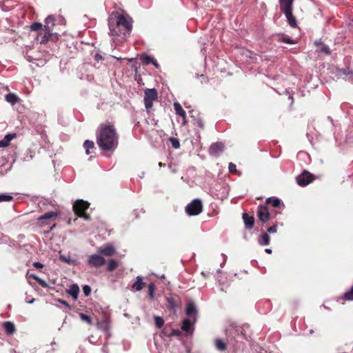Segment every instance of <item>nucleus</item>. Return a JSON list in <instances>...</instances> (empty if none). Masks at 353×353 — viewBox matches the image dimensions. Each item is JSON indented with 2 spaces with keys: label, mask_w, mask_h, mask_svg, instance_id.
<instances>
[{
  "label": "nucleus",
  "mask_w": 353,
  "mask_h": 353,
  "mask_svg": "<svg viewBox=\"0 0 353 353\" xmlns=\"http://www.w3.org/2000/svg\"><path fill=\"white\" fill-rule=\"evenodd\" d=\"M118 138L114 125L107 123L99 125L97 133V143L102 150H114L118 145Z\"/></svg>",
  "instance_id": "nucleus-1"
},
{
  "label": "nucleus",
  "mask_w": 353,
  "mask_h": 353,
  "mask_svg": "<svg viewBox=\"0 0 353 353\" xmlns=\"http://www.w3.org/2000/svg\"><path fill=\"white\" fill-rule=\"evenodd\" d=\"M294 0H279L281 10L284 13L289 25L292 28L297 26L296 17L292 14Z\"/></svg>",
  "instance_id": "nucleus-2"
},
{
  "label": "nucleus",
  "mask_w": 353,
  "mask_h": 353,
  "mask_svg": "<svg viewBox=\"0 0 353 353\" xmlns=\"http://www.w3.org/2000/svg\"><path fill=\"white\" fill-rule=\"evenodd\" d=\"M89 205L90 204L88 202L78 200L74 203L73 210L78 216L83 217L85 220H90V216L85 212Z\"/></svg>",
  "instance_id": "nucleus-3"
},
{
  "label": "nucleus",
  "mask_w": 353,
  "mask_h": 353,
  "mask_svg": "<svg viewBox=\"0 0 353 353\" xmlns=\"http://www.w3.org/2000/svg\"><path fill=\"white\" fill-rule=\"evenodd\" d=\"M203 210L202 202L200 199H196L189 203L185 208L186 213L190 216L199 214Z\"/></svg>",
  "instance_id": "nucleus-4"
},
{
  "label": "nucleus",
  "mask_w": 353,
  "mask_h": 353,
  "mask_svg": "<svg viewBox=\"0 0 353 353\" xmlns=\"http://www.w3.org/2000/svg\"><path fill=\"white\" fill-rule=\"evenodd\" d=\"M157 92L154 88L145 90L144 103L148 111L152 107L153 102L157 99Z\"/></svg>",
  "instance_id": "nucleus-5"
},
{
  "label": "nucleus",
  "mask_w": 353,
  "mask_h": 353,
  "mask_svg": "<svg viewBox=\"0 0 353 353\" xmlns=\"http://www.w3.org/2000/svg\"><path fill=\"white\" fill-rule=\"evenodd\" d=\"M116 23L118 27L123 28L127 33H129L132 30V19L129 17L118 14L116 17Z\"/></svg>",
  "instance_id": "nucleus-6"
},
{
  "label": "nucleus",
  "mask_w": 353,
  "mask_h": 353,
  "mask_svg": "<svg viewBox=\"0 0 353 353\" xmlns=\"http://www.w3.org/2000/svg\"><path fill=\"white\" fill-rule=\"evenodd\" d=\"M87 263L92 268H100L105 263L104 257L99 252L90 255L87 259Z\"/></svg>",
  "instance_id": "nucleus-7"
},
{
  "label": "nucleus",
  "mask_w": 353,
  "mask_h": 353,
  "mask_svg": "<svg viewBox=\"0 0 353 353\" xmlns=\"http://www.w3.org/2000/svg\"><path fill=\"white\" fill-rule=\"evenodd\" d=\"M52 35V30H48L47 28L44 27L40 30L37 36V39L39 41V37H41V40L39 41L40 43H46L50 39Z\"/></svg>",
  "instance_id": "nucleus-8"
},
{
  "label": "nucleus",
  "mask_w": 353,
  "mask_h": 353,
  "mask_svg": "<svg viewBox=\"0 0 353 353\" xmlns=\"http://www.w3.org/2000/svg\"><path fill=\"white\" fill-rule=\"evenodd\" d=\"M312 181V176L307 171H304L296 177V182L301 186H305Z\"/></svg>",
  "instance_id": "nucleus-9"
},
{
  "label": "nucleus",
  "mask_w": 353,
  "mask_h": 353,
  "mask_svg": "<svg viewBox=\"0 0 353 353\" xmlns=\"http://www.w3.org/2000/svg\"><path fill=\"white\" fill-rule=\"evenodd\" d=\"M98 252L101 254V255H102L103 257L111 256L116 252V250L112 245L107 244L103 247L99 248L98 249Z\"/></svg>",
  "instance_id": "nucleus-10"
},
{
  "label": "nucleus",
  "mask_w": 353,
  "mask_h": 353,
  "mask_svg": "<svg viewBox=\"0 0 353 353\" xmlns=\"http://www.w3.org/2000/svg\"><path fill=\"white\" fill-rule=\"evenodd\" d=\"M257 215L260 221L265 223L270 219V213L266 206L259 205L257 210Z\"/></svg>",
  "instance_id": "nucleus-11"
},
{
  "label": "nucleus",
  "mask_w": 353,
  "mask_h": 353,
  "mask_svg": "<svg viewBox=\"0 0 353 353\" xmlns=\"http://www.w3.org/2000/svg\"><path fill=\"white\" fill-rule=\"evenodd\" d=\"M223 143L221 142H216L211 145L209 149V152L212 156L218 157L223 152Z\"/></svg>",
  "instance_id": "nucleus-12"
},
{
  "label": "nucleus",
  "mask_w": 353,
  "mask_h": 353,
  "mask_svg": "<svg viewBox=\"0 0 353 353\" xmlns=\"http://www.w3.org/2000/svg\"><path fill=\"white\" fill-rule=\"evenodd\" d=\"M243 219L246 228L251 229L253 228L254 223V218L253 216H250L247 213H243Z\"/></svg>",
  "instance_id": "nucleus-13"
},
{
  "label": "nucleus",
  "mask_w": 353,
  "mask_h": 353,
  "mask_svg": "<svg viewBox=\"0 0 353 353\" xmlns=\"http://www.w3.org/2000/svg\"><path fill=\"white\" fill-rule=\"evenodd\" d=\"M74 299H77L79 292V288L77 284H73L70 286L69 289L66 291Z\"/></svg>",
  "instance_id": "nucleus-14"
},
{
  "label": "nucleus",
  "mask_w": 353,
  "mask_h": 353,
  "mask_svg": "<svg viewBox=\"0 0 353 353\" xmlns=\"http://www.w3.org/2000/svg\"><path fill=\"white\" fill-rule=\"evenodd\" d=\"M314 44L318 48L317 50L319 52H321L324 53L325 54H330L331 53L330 48L327 46L322 43L321 42H320V41H315Z\"/></svg>",
  "instance_id": "nucleus-15"
},
{
  "label": "nucleus",
  "mask_w": 353,
  "mask_h": 353,
  "mask_svg": "<svg viewBox=\"0 0 353 353\" xmlns=\"http://www.w3.org/2000/svg\"><path fill=\"white\" fill-rule=\"evenodd\" d=\"M55 25V18L53 15H49L45 20L44 27L47 28L48 30L53 31V28Z\"/></svg>",
  "instance_id": "nucleus-16"
},
{
  "label": "nucleus",
  "mask_w": 353,
  "mask_h": 353,
  "mask_svg": "<svg viewBox=\"0 0 353 353\" xmlns=\"http://www.w3.org/2000/svg\"><path fill=\"white\" fill-rule=\"evenodd\" d=\"M270 237L266 232H263L259 239V243L261 245H268L270 243Z\"/></svg>",
  "instance_id": "nucleus-17"
},
{
  "label": "nucleus",
  "mask_w": 353,
  "mask_h": 353,
  "mask_svg": "<svg viewBox=\"0 0 353 353\" xmlns=\"http://www.w3.org/2000/svg\"><path fill=\"white\" fill-rule=\"evenodd\" d=\"M3 327L8 334H12L15 332V325L10 321L5 322Z\"/></svg>",
  "instance_id": "nucleus-18"
},
{
  "label": "nucleus",
  "mask_w": 353,
  "mask_h": 353,
  "mask_svg": "<svg viewBox=\"0 0 353 353\" xmlns=\"http://www.w3.org/2000/svg\"><path fill=\"white\" fill-rule=\"evenodd\" d=\"M144 285H145V283L143 282L142 277L140 276H138L137 277L136 282L132 285V288L137 291H140L143 289Z\"/></svg>",
  "instance_id": "nucleus-19"
},
{
  "label": "nucleus",
  "mask_w": 353,
  "mask_h": 353,
  "mask_svg": "<svg viewBox=\"0 0 353 353\" xmlns=\"http://www.w3.org/2000/svg\"><path fill=\"white\" fill-rule=\"evenodd\" d=\"M57 216V213L54 212H48L39 217L38 220L40 221H43L48 219H53Z\"/></svg>",
  "instance_id": "nucleus-20"
},
{
  "label": "nucleus",
  "mask_w": 353,
  "mask_h": 353,
  "mask_svg": "<svg viewBox=\"0 0 353 353\" xmlns=\"http://www.w3.org/2000/svg\"><path fill=\"white\" fill-rule=\"evenodd\" d=\"M197 312V310L196 305L194 303H189L186 307V314L188 316H192L193 314H196Z\"/></svg>",
  "instance_id": "nucleus-21"
},
{
  "label": "nucleus",
  "mask_w": 353,
  "mask_h": 353,
  "mask_svg": "<svg viewBox=\"0 0 353 353\" xmlns=\"http://www.w3.org/2000/svg\"><path fill=\"white\" fill-rule=\"evenodd\" d=\"M5 98L6 100L11 104H15L16 103L19 102V97L13 93H9L6 94Z\"/></svg>",
  "instance_id": "nucleus-22"
},
{
  "label": "nucleus",
  "mask_w": 353,
  "mask_h": 353,
  "mask_svg": "<svg viewBox=\"0 0 353 353\" xmlns=\"http://www.w3.org/2000/svg\"><path fill=\"white\" fill-rule=\"evenodd\" d=\"M174 108L176 114L181 116L183 118L185 117V112L183 110L181 105L179 103L175 102L174 103Z\"/></svg>",
  "instance_id": "nucleus-23"
},
{
  "label": "nucleus",
  "mask_w": 353,
  "mask_h": 353,
  "mask_svg": "<svg viewBox=\"0 0 353 353\" xmlns=\"http://www.w3.org/2000/svg\"><path fill=\"white\" fill-rule=\"evenodd\" d=\"M83 147L85 149L86 154H90V150L94 147V142L90 140H86L83 143Z\"/></svg>",
  "instance_id": "nucleus-24"
},
{
  "label": "nucleus",
  "mask_w": 353,
  "mask_h": 353,
  "mask_svg": "<svg viewBox=\"0 0 353 353\" xmlns=\"http://www.w3.org/2000/svg\"><path fill=\"white\" fill-rule=\"evenodd\" d=\"M268 203H271L274 208H278L281 204V200L277 198H268L266 200Z\"/></svg>",
  "instance_id": "nucleus-25"
},
{
  "label": "nucleus",
  "mask_w": 353,
  "mask_h": 353,
  "mask_svg": "<svg viewBox=\"0 0 353 353\" xmlns=\"http://www.w3.org/2000/svg\"><path fill=\"white\" fill-rule=\"evenodd\" d=\"M59 259L68 264H72L75 262V260L72 259L70 256H65L64 254H60Z\"/></svg>",
  "instance_id": "nucleus-26"
},
{
  "label": "nucleus",
  "mask_w": 353,
  "mask_h": 353,
  "mask_svg": "<svg viewBox=\"0 0 353 353\" xmlns=\"http://www.w3.org/2000/svg\"><path fill=\"white\" fill-rule=\"evenodd\" d=\"M118 266V262L114 259H111L108 261L107 270L110 272L115 270Z\"/></svg>",
  "instance_id": "nucleus-27"
},
{
  "label": "nucleus",
  "mask_w": 353,
  "mask_h": 353,
  "mask_svg": "<svg viewBox=\"0 0 353 353\" xmlns=\"http://www.w3.org/2000/svg\"><path fill=\"white\" fill-rule=\"evenodd\" d=\"M43 28V26L39 22H34L30 26V29L32 31H37L38 33Z\"/></svg>",
  "instance_id": "nucleus-28"
},
{
  "label": "nucleus",
  "mask_w": 353,
  "mask_h": 353,
  "mask_svg": "<svg viewBox=\"0 0 353 353\" xmlns=\"http://www.w3.org/2000/svg\"><path fill=\"white\" fill-rule=\"evenodd\" d=\"M190 325H191L190 320L188 319H186L183 322V325H182L181 329L183 331H185L186 332H188L190 331Z\"/></svg>",
  "instance_id": "nucleus-29"
},
{
  "label": "nucleus",
  "mask_w": 353,
  "mask_h": 353,
  "mask_svg": "<svg viewBox=\"0 0 353 353\" xmlns=\"http://www.w3.org/2000/svg\"><path fill=\"white\" fill-rule=\"evenodd\" d=\"M216 347L220 351H223L226 349L225 344L221 339H216L215 341Z\"/></svg>",
  "instance_id": "nucleus-30"
},
{
  "label": "nucleus",
  "mask_w": 353,
  "mask_h": 353,
  "mask_svg": "<svg viewBox=\"0 0 353 353\" xmlns=\"http://www.w3.org/2000/svg\"><path fill=\"white\" fill-rule=\"evenodd\" d=\"M141 59L143 63L145 65L152 63L154 61V58L148 55H142Z\"/></svg>",
  "instance_id": "nucleus-31"
},
{
  "label": "nucleus",
  "mask_w": 353,
  "mask_h": 353,
  "mask_svg": "<svg viewBox=\"0 0 353 353\" xmlns=\"http://www.w3.org/2000/svg\"><path fill=\"white\" fill-rule=\"evenodd\" d=\"M154 322H155V325L158 328L162 327L164 324V320L161 317L158 316H154Z\"/></svg>",
  "instance_id": "nucleus-32"
},
{
  "label": "nucleus",
  "mask_w": 353,
  "mask_h": 353,
  "mask_svg": "<svg viewBox=\"0 0 353 353\" xmlns=\"http://www.w3.org/2000/svg\"><path fill=\"white\" fill-rule=\"evenodd\" d=\"M32 276L33 277V279L34 280H36L41 286H42L43 288H47L48 287V284L43 279H40L39 277H38L36 275H34L32 274Z\"/></svg>",
  "instance_id": "nucleus-33"
},
{
  "label": "nucleus",
  "mask_w": 353,
  "mask_h": 353,
  "mask_svg": "<svg viewBox=\"0 0 353 353\" xmlns=\"http://www.w3.org/2000/svg\"><path fill=\"white\" fill-rule=\"evenodd\" d=\"M169 140L171 142L172 145L174 148L177 149L180 147V143L177 139L174 137H170Z\"/></svg>",
  "instance_id": "nucleus-34"
},
{
  "label": "nucleus",
  "mask_w": 353,
  "mask_h": 353,
  "mask_svg": "<svg viewBox=\"0 0 353 353\" xmlns=\"http://www.w3.org/2000/svg\"><path fill=\"white\" fill-rule=\"evenodd\" d=\"M13 197L9 194H0V202L10 201L12 200Z\"/></svg>",
  "instance_id": "nucleus-35"
},
{
  "label": "nucleus",
  "mask_w": 353,
  "mask_h": 353,
  "mask_svg": "<svg viewBox=\"0 0 353 353\" xmlns=\"http://www.w3.org/2000/svg\"><path fill=\"white\" fill-rule=\"evenodd\" d=\"M344 297L346 300L352 301L353 300V286L351 289L345 293Z\"/></svg>",
  "instance_id": "nucleus-36"
},
{
  "label": "nucleus",
  "mask_w": 353,
  "mask_h": 353,
  "mask_svg": "<svg viewBox=\"0 0 353 353\" xmlns=\"http://www.w3.org/2000/svg\"><path fill=\"white\" fill-rule=\"evenodd\" d=\"M79 316L82 321H85L86 323H88L90 325L92 324V319H91L90 316H88L87 314H83V313H81L79 314Z\"/></svg>",
  "instance_id": "nucleus-37"
},
{
  "label": "nucleus",
  "mask_w": 353,
  "mask_h": 353,
  "mask_svg": "<svg viewBox=\"0 0 353 353\" xmlns=\"http://www.w3.org/2000/svg\"><path fill=\"white\" fill-rule=\"evenodd\" d=\"M155 290V285L154 283H150L148 285L149 296L151 299L154 298V292Z\"/></svg>",
  "instance_id": "nucleus-38"
},
{
  "label": "nucleus",
  "mask_w": 353,
  "mask_h": 353,
  "mask_svg": "<svg viewBox=\"0 0 353 353\" xmlns=\"http://www.w3.org/2000/svg\"><path fill=\"white\" fill-rule=\"evenodd\" d=\"M280 40L283 42L290 43V44H294L296 43V41L295 40H292L286 37H283L282 38L280 39Z\"/></svg>",
  "instance_id": "nucleus-39"
},
{
  "label": "nucleus",
  "mask_w": 353,
  "mask_h": 353,
  "mask_svg": "<svg viewBox=\"0 0 353 353\" xmlns=\"http://www.w3.org/2000/svg\"><path fill=\"white\" fill-rule=\"evenodd\" d=\"M83 292L85 296H88L91 293V288L88 285H85L83 286Z\"/></svg>",
  "instance_id": "nucleus-40"
},
{
  "label": "nucleus",
  "mask_w": 353,
  "mask_h": 353,
  "mask_svg": "<svg viewBox=\"0 0 353 353\" xmlns=\"http://www.w3.org/2000/svg\"><path fill=\"white\" fill-rule=\"evenodd\" d=\"M15 137V134H8L5 136L3 139L7 142V143H10V141Z\"/></svg>",
  "instance_id": "nucleus-41"
},
{
  "label": "nucleus",
  "mask_w": 353,
  "mask_h": 353,
  "mask_svg": "<svg viewBox=\"0 0 353 353\" xmlns=\"http://www.w3.org/2000/svg\"><path fill=\"white\" fill-rule=\"evenodd\" d=\"M228 169L231 172H235L236 171V165L233 163H230Z\"/></svg>",
  "instance_id": "nucleus-42"
},
{
  "label": "nucleus",
  "mask_w": 353,
  "mask_h": 353,
  "mask_svg": "<svg viewBox=\"0 0 353 353\" xmlns=\"http://www.w3.org/2000/svg\"><path fill=\"white\" fill-rule=\"evenodd\" d=\"M276 230H277V227L276 225L269 227L268 228V232L270 233H275V232H276Z\"/></svg>",
  "instance_id": "nucleus-43"
},
{
  "label": "nucleus",
  "mask_w": 353,
  "mask_h": 353,
  "mask_svg": "<svg viewBox=\"0 0 353 353\" xmlns=\"http://www.w3.org/2000/svg\"><path fill=\"white\" fill-rule=\"evenodd\" d=\"M196 125L201 128V129L204 128V124L203 123V121H201V119H199L197 121H196Z\"/></svg>",
  "instance_id": "nucleus-44"
},
{
  "label": "nucleus",
  "mask_w": 353,
  "mask_h": 353,
  "mask_svg": "<svg viewBox=\"0 0 353 353\" xmlns=\"http://www.w3.org/2000/svg\"><path fill=\"white\" fill-rule=\"evenodd\" d=\"M58 301L63 304V305H65V307H68V308H70V305L68 303L67 301H64V300H62V299H58Z\"/></svg>",
  "instance_id": "nucleus-45"
},
{
  "label": "nucleus",
  "mask_w": 353,
  "mask_h": 353,
  "mask_svg": "<svg viewBox=\"0 0 353 353\" xmlns=\"http://www.w3.org/2000/svg\"><path fill=\"white\" fill-rule=\"evenodd\" d=\"M8 145V143L6 142L4 139L0 141V148H4Z\"/></svg>",
  "instance_id": "nucleus-46"
},
{
  "label": "nucleus",
  "mask_w": 353,
  "mask_h": 353,
  "mask_svg": "<svg viewBox=\"0 0 353 353\" xmlns=\"http://www.w3.org/2000/svg\"><path fill=\"white\" fill-rule=\"evenodd\" d=\"M33 265H34V267H35L36 268H43V264H41V263H39V262H34V263H33Z\"/></svg>",
  "instance_id": "nucleus-47"
},
{
  "label": "nucleus",
  "mask_w": 353,
  "mask_h": 353,
  "mask_svg": "<svg viewBox=\"0 0 353 353\" xmlns=\"http://www.w3.org/2000/svg\"><path fill=\"white\" fill-rule=\"evenodd\" d=\"M102 59H103L102 56L100 55L99 54H96L94 56V59L97 61H99V60H101Z\"/></svg>",
  "instance_id": "nucleus-48"
},
{
  "label": "nucleus",
  "mask_w": 353,
  "mask_h": 353,
  "mask_svg": "<svg viewBox=\"0 0 353 353\" xmlns=\"http://www.w3.org/2000/svg\"><path fill=\"white\" fill-rule=\"evenodd\" d=\"M110 30L112 34H118V32L116 30L112 29L110 26Z\"/></svg>",
  "instance_id": "nucleus-49"
},
{
  "label": "nucleus",
  "mask_w": 353,
  "mask_h": 353,
  "mask_svg": "<svg viewBox=\"0 0 353 353\" xmlns=\"http://www.w3.org/2000/svg\"><path fill=\"white\" fill-rule=\"evenodd\" d=\"M265 252L266 253H268V254H271L272 251V250H271V249H270V248H266V249L265 250Z\"/></svg>",
  "instance_id": "nucleus-50"
},
{
  "label": "nucleus",
  "mask_w": 353,
  "mask_h": 353,
  "mask_svg": "<svg viewBox=\"0 0 353 353\" xmlns=\"http://www.w3.org/2000/svg\"><path fill=\"white\" fill-rule=\"evenodd\" d=\"M156 68L159 67V64L157 63V61L154 59L153 63H152Z\"/></svg>",
  "instance_id": "nucleus-51"
},
{
  "label": "nucleus",
  "mask_w": 353,
  "mask_h": 353,
  "mask_svg": "<svg viewBox=\"0 0 353 353\" xmlns=\"http://www.w3.org/2000/svg\"><path fill=\"white\" fill-rule=\"evenodd\" d=\"M34 301V299H32L30 301H28V303H32Z\"/></svg>",
  "instance_id": "nucleus-52"
},
{
  "label": "nucleus",
  "mask_w": 353,
  "mask_h": 353,
  "mask_svg": "<svg viewBox=\"0 0 353 353\" xmlns=\"http://www.w3.org/2000/svg\"><path fill=\"white\" fill-rule=\"evenodd\" d=\"M349 79H350V80L353 81V74H352V75L349 77Z\"/></svg>",
  "instance_id": "nucleus-53"
},
{
  "label": "nucleus",
  "mask_w": 353,
  "mask_h": 353,
  "mask_svg": "<svg viewBox=\"0 0 353 353\" xmlns=\"http://www.w3.org/2000/svg\"><path fill=\"white\" fill-rule=\"evenodd\" d=\"M159 165L160 167H161V166L164 165V164H163L161 162H160V163H159Z\"/></svg>",
  "instance_id": "nucleus-54"
},
{
  "label": "nucleus",
  "mask_w": 353,
  "mask_h": 353,
  "mask_svg": "<svg viewBox=\"0 0 353 353\" xmlns=\"http://www.w3.org/2000/svg\"><path fill=\"white\" fill-rule=\"evenodd\" d=\"M310 334L313 333V330H311L310 331Z\"/></svg>",
  "instance_id": "nucleus-55"
},
{
  "label": "nucleus",
  "mask_w": 353,
  "mask_h": 353,
  "mask_svg": "<svg viewBox=\"0 0 353 353\" xmlns=\"http://www.w3.org/2000/svg\"><path fill=\"white\" fill-rule=\"evenodd\" d=\"M161 277V278H165V275H164V274H163Z\"/></svg>",
  "instance_id": "nucleus-56"
}]
</instances>
